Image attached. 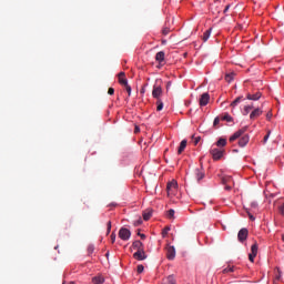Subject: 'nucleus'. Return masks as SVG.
<instances>
[{"label": "nucleus", "mask_w": 284, "mask_h": 284, "mask_svg": "<svg viewBox=\"0 0 284 284\" xmlns=\"http://www.w3.org/2000/svg\"><path fill=\"white\" fill-rule=\"evenodd\" d=\"M195 176L197 181H202L205 178V172L202 169H195Z\"/></svg>", "instance_id": "obj_17"}, {"label": "nucleus", "mask_w": 284, "mask_h": 284, "mask_svg": "<svg viewBox=\"0 0 284 284\" xmlns=\"http://www.w3.org/2000/svg\"><path fill=\"white\" fill-rule=\"evenodd\" d=\"M130 236H132V232H130V230H128L126 227H122L119 231V237L122 241H130Z\"/></svg>", "instance_id": "obj_2"}, {"label": "nucleus", "mask_w": 284, "mask_h": 284, "mask_svg": "<svg viewBox=\"0 0 284 284\" xmlns=\"http://www.w3.org/2000/svg\"><path fill=\"white\" fill-rule=\"evenodd\" d=\"M104 281L105 280L102 276H95L92 278L93 284H102V283H104Z\"/></svg>", "instance_id": "obj_21"}, {"label": "nucleus", "mask_w": 284, "mask_h": 284, "mask_svg": "<svg viewBox=\"0 0 284 284\" xmlns=\"http://www.w3.org/2000/svg\"><path fill=\"white\" fill-rule=\"evenodd\" d=\"M227 10H230V4L225 7L224 13L227 12Z\"/></svg>", "instance_id": "obj_51"}, {"label": "nucleus", "mask_w": 284, "mask_h": 284, "mask_svg": "<svg viewBox=\"0 0 284 284\" xmlns=\"http://www.w3.org/2000/svg\"><path fill=\"white\" fill-rule=\"evenodd\" d=\"M88 255L94 254V245L90 244L87 248Z\"/></svg>", "instance_id": "obj_28"}, {"label": "nucleus", "mask_w": 284, "mask_h": 284, "mask_svg": "<svg viewBox=\"0 0 284 284\" xmlns=\"http://www.w3.org/2000/svg\"><path fill=\"white\" fill-rule=\"evenodd\" d=\"M166 258L169 261H174V258H176V248H174V246L166 247Z\"/></svg>", "instance_id": "obj_6"}, {"label": "nucleus", "mask_w": 284, "mask_h": 284, "mask_svg": "<svg viewBox=\"0 0 284 284\" xmlns=\"http://www.w3.org/2000/svg\"><path fill=\"white\" fill-rule=\"evenodd\" d=\"M63 284H67L65 282Z\"/></svg>", "instance_id": "obj_56"}, {"label": "nucleus", "mask_w": 284, "mask_h": 284, "mask_svg": "<svg viewBox=\"0 0 284 284\" xmlns=\"http://www.w3.org/2000/svg\"><path fill=\"white\" fill-rule=\"evenodd\" d=\"M118 79H119V84L120 85H128V79L125 78V72H120L118 74Z\"/></svg>", "instance_id": "obj_13"}, {"label": "nucleus", "mask_w": 284, "mask_h": 284, "mask_svg": "<svg viewBox=\"0 0 284 284\" xmlns=\"http://www.w3.org/2000/svg\"><path fill=\"white\" fill-rule=\"evenodd\" d=\"M248 219H250L251 221H255L254 215H252V214H250V213H248Z\"/></svg>", "instance_id": "obj_49"}, {"label": "nucleus", "mask_w": 284, "mask_h": 284, "mask_svg": "<svg viewBox=\"0 0 284 284\" xmlns=\"http://www.w3.org/2000/svg\"><path fill=\"white\" fill-rule=\"evenodd\" d=\"M156 111L158 112H161V110H163V101H161V100H158L156 101Z\"/></svg>", "instance_id": "obj_27"}, {"label": "nucleus", "mask_w": 284, "mask_h": 284, "mask_svg": "<svg viewBox=\"0 0 284 284\" xmlns=\"http://www.w3.org/2000/svg\"><path fill=\"white\" fill-rule=\"evenodd\" d=\"M144 270H145V267L142 264H140V265H138L136 272H138V274H142V272Z\"/></svg>", "instance_id": "obj_34"}, {"label": "nucleus", "mask_w": 284, "mask_h": 284, "mask_svg": "<svg viewBox=\"0 0 284 284\" xmlns=\"http://www.w3.org/2000/svg\"><path fill=\"white\" fill-rule=\"evenodd\" d=\"M251 254H258V244L257 243H254L252 246H251Z\"/></svg>", "instance_id": "obj_25"}, {"label": "nucleus", "mask_w": 284, "mask_h": 284, "mask_svg": "<svg viewBox=\"0 0 284 284\" xmlns=\"http://www.w3.org/2000/svg\"><path fill=\"white\" fill-rule=\"evenodd\" d=\"M133 258H135V261H145V258H148V254H145V248H142L141 251H136L133 254Z\"/></svg>", "instance_id": "obj_7"}, {"label": "nucleus", "mask_w": 284, "mask_h": 284, "mask_svg": "<svg viewBox=\"0 0 284 284\" xmlns=\"http://www.w3.org/2000/svg\"><path fill=\"white\" fill-rule=\"evenodd\" d=\"M254 258H256L254 253L248 254V261H251V263H254Z\"/></svg>", "instance_id": "obj_39"}, {"label": "nucleus", "mask_w": 284, "mask_h": 284, "mask_svg": "<svg viewBox=\"0 0 284 284\" xmlns=\"http://www.w3.org/2000/svg\"><path fill=\"white\" fill-rule=\"evenodd\" d=\"M201 141V136H197L194 139V145H199V142Z\"/></svg>", "instance_id": "obj_44"}, {"label": "nucleus", "mask_w": 284, "mask_h": 284, "mask_svg": "<svg viewBox=\"0 0 284 284\" xmlns=\"http://www.w3.org/2000/svg\"><path fill=\"white\" fill-rule=\"evenodd\" d=\"M174 210L173 209H171V210H169L168 211V214H166V216H168V219H174Z\"/></svg>", "instance_id": "obj_31"}, {"label": "nucleus", "mask_w": 284, "mask_h": 284, "mask_svg": "<svg viewBox=\"0 0 284 284\" xmlns=\"http://www.w3.org/2000/svg\"><path fill=\"white\" fill-rule=\"evenodd\" d=\"M124 88H125L129 97H131L132 95V87H130V84H126V85H124Z\"/></svg>", "instance_id": "obj_33"}, {"label": "nucleus", "mask_w": 284, "mask_h": 284, "mask_svg": "<svg viewBox=\"0 0 284 284\" xmlns=\"http://www.w3.org/2000/svg\"><path fill=\"white\" fill-rule=\"evenodd\" d=\"M213 161H221L223 159V151L221 149L213 148L210 150Z\"/></svg>", "instance_id": "obj_1"}, {"label": "nucleus", "mask_w": 284, "mask_h": 284, "mask_svg": "<svg viewBox=\"0 0 284 284\" xmlns=\"http://www.w3.org/2000/svg\"><path fill=\"white\" fill-rule=\"evenodd\" d=\"M221 123V118L216 116L213 122V126L216 128Z\"/></svg>", "instance_id": "obj_35"}, {"label": "nucleus", "mask_w": 284, "mask_h": 284, "mask_svg": "<svg viewBox=\"0 0 284 284\" xmlns=\"http://www.w3.org/2000/svg\"><path fill=\"white\" fill-rule=\"evenodd\" d=\"M282 275H283V272H281V268L277 267V280L281 278Z\"/></svg>", "instance_id": "obj_45"}, {"label": "nucleus", "mask_w": 284, "mask_h": 284, "mask_svg": "<svg viewBox=\"0 0 284 284\" xmlns=\"http://www.w3.org/2000/svg\"><path fill=\"white\" fill-rule=\"evenodd\" d=\"M105 256H106V257L110 256V253H106Z\"/></svg>", "instance_id": "obj_55"}, {"label": "nucleus", "mask_w": 284, "mask_h": 284, "mask_svg": "<svg viewBox=\"0 0 284 284\" xmlns=\"http://www.w3.org/2000/svg\"><path fill=\"white\" fill-rule=\"evenodd\" d=\"M232 81H234V73H227L225 75V82L226 83H232Z\"/></svg>", "instance_id": "obj_23"}, {"label": "nucleus", "mask_w": 284, "mask_h": 284, "mask_svg": "<svg viewBox=\"0 0 284 284\" xmlns=\"http://www.w3.org/2000/svg\"><path fill=\"white\" fill-rule=\"evenodd\" d=\"M168 284H176V280H174V276L173 275H170L168 277Z\"/></svg>", "instance_id": "obj_32"}, {"label": "nucleus", "mask_w": 284, "mask_h": 284, "mask_svg": "<svg viewBox=\"0 0 284 284\" xmlns=\"http://www.w3.org/2000/svg\"><path fill=\"white\" fill-rule=\"evenodd\" d=\"M185 148H187V140H182L178 149V154H183Z\"/></svg>", "instance_id": "obj_16"}, {"label": "nucleus", "mask_w": 284, "mask_h": 284, "mask_svg": "<svg viewBox=\"0 0 284 284\" xmlns=\"http://www.w3.org/2000/svg\"><path fill=\"white\" fill-rule=\"evenodd\" d=\"M108 94H110L112 97V94H114V88H109Z\"/></svg>", "instance_id": "obj_43"}, {"label": "nucleus", "mask_w": 284, "mask_h": 284, "mask_svg": "<svg viewBox=\"0 0 284 284\" xmlns=\"http://www.w3.org/2000/svg\"><path fill=\"white\" fill-rule=\"evenodd\" d=\"M111 230H112V222H108V224H106L108 234H110Z\"/></svg>", "instance_id": "obj_40"}, {"label": "nucleus", "mask_w": 284, "mask_h": 284, "mask_svg": "<svg viewBox=\"0 0 284 284\" xmlns=\"http://www.w3.org/2000/svg\"><path fill=\"white\" fill-rule=\"evenodd\" d=\"M217 148H225L227 145V140L224 138H220L219 141L216 142Z\"/></svg>", "instance_id": "obj_18"}, {"label": "nucleus", "mask_w": 284, "mask_h": 284, "mask_svg": "<svg viewBox=\"0 0 284 284\" xmlns=\"http://www.w3.org/2000/svg\"><path fill=\"white\" fill-rule=\"evenodd\" d=\"M170 85H172V83L168 82L166 90H170Z\"/></svg>", "instance_id": "obj_52"}, {"label": "nucleus", "mask_w": 284, "mask_h": 284, "mask_svg": "<svg viewBox=\"0 0 284 284\" xmlns=\"http://www.w3.org/2000/svg\"><path fill=\"white\" fill-rule=\"evenodd\" d=\"M230 272H234V266H229L223 270V274H230Z\"/></svg>", "instance_id": "obj_29"}, {"label": "nucleus", "mask_w": 284, "mask_h": 284, "mask_svg": "<svg viewBox=\"0 0 284 284\" xmlns=\"http://www.w3.org/2000/svg\"><path fill=\"white\" fill-rule=\"evenodd\" d=\"M222 183H224V184H225V183H227V181H226L225 179H222Z\"/></svg>", "instance_id": "obj_53"}, {"label": "nucleus", "mask_w": 284, "mask_h": 284, "mask_svg": "<svg viewBox=\"0 0 284 284\" xmlns=\"http://www.w3.org/2000/svg\"><path fill=\"white\" fill-rule=\"evenodd\" d=\"M247 234H248L247 229H241L239 231L237 240L240 241V243H243L244 241H247Z\"/></svg>", "instance_id": "obj_8"}, {"label": "nucleus", "mask_w": 284, "mask_h": 284, "mask_svg": "<svg viewBox=\"0 0 284 284\" xmlns=\"http://www.w3.org/2000/svg\"><path fill=\"white\" fill-rule=\"evenodd\" d=\"M266 119H267V121H270V119H272V111L266 113Z\"/></svg>", "instance_id": "obj_46"}, {"label": "nucleus", "mask_w": 284, "mask_h": 284, "mask_svg": "<svg viewBox=\"0 0 284 284\" xmlns=\"http://www.w3.org/2000/svg\"><path fill=\"white\" fill-rule=\"evenodd\" d=\"M116 241V234L112 233L111 234V243H114Z\"/></svg>", "instance_id": "obj_42"}, {"label": "nucleus", "mask_w": 284, "mask_h": 284, "mask_svg": "<svg viewBox=\"0 0 284 284\" xmlns=\"http://www.w3.org/2000/svg\"><path fill=\"white\" fill-rule=\"evenodd\" d=\"M139 132H141V129H140L139 126H135V128H134V133H135V134H139Z\"/></svg>", "instance_id": "obj_47"}, {"label": "nucleus", "mask_w": 284, "mask_h": 284, "mask_svg": "<svg viewBox=\"0 0 284 284\" xmlns=\"http://www.w3.org/2000/svg\"><path fill=\"white\" fill-rule=\"evenodd\" d=\"M211 34H212V29L206 30V31L203 33V37H202L203 41H204V42L207 41V39H210V36H211Z\"/></svg>", "instance_id": "obj_22"}, {"label": "nucleus", "mask_w": 284, "mask_h": 284, "mask_svg": "<svg viewBox=\"0 0 284 284\" xmlns=\"http://www.w3.org/2000/svg\"><path fill=\"white\" fill-rule=\"evenodd\" d=\"M143 219L145 221H150V219H152V210H146L143 212Z\"/></svg>", "instance_id": "obj_20"}, {"label": "nucleus", "mask_w": 284, "mask_h": 284, "mask_svg": "<svg viewBox=\"0 0 284 284\" xmlns=\"http://www.w3.org/2000/svg\"><path fill=\"white\" fill-rule=\"evenodd\" d=\"M155 61H158L159 63H163V61H165V52L159 51L155 54Z\"/></svg>", "instance_id": "obj_15"}, {"label": "nucleus", "mask_w": 284, "mask_h": 284, "mask_svg": "<svg viewBox=\"0 0 284 284\" xmlns=\"http://www.w3.org/2000/svg\"><path fill=\"white\" fill-rule=\"evenodd\" d=\"M225 190H226L227 192H230V190H232V186L225 185Z\"/></svg>", "instance_id": "obj_50"}, {"label": "nucleus", "mask_w": 284, "mask_h": 284, "mask_svg": "<svg viewBox=\"0 0 284 284\" xmlns=\"http://www.w3.org/2000/svg\"><path fill=\"white\" fill-rule=\"evenodd\" d=\"M140 239H142V241H145V234H141V233H138Z\"/></svg>", "instance_id": "obj_48"}, {"label": "nucleus", "mask_w": 284, "mask_h": 284, "mask_svg": "<svg viewBox=\"0 0 284 284\" xmlns=\"http://www.w3.org/2000/svg\"><path fill=\"white\" fill-rule=\"evenodd\" d=\"M210 103V93H203L200 98V105L205 106Z\"/></svg>", "instance_id": "obj_11"}, {"label": "nucleus", "mask_w": 284, "mask_h": 284, "mask_svg": "<svg viewBox=\"0 0 284 284\" xmlns=\"http://www.w3.org/2000/svg\"><path fill=\"white\" fill-rule=\"evenodd\" d=\"M241 99H243V97L236 98V99L231 103V108H236V105H239V103H241Z\"/></svg>", "instance_id": "obj_26"}, {"label": "nucleus", "mask_w": 284, "mask_h": 284, "mask_svg": "<svg viewBox=\"0 0 284 284\" xmlns=\"http://www.w3.org/2000/svg\"><path fill=\"white\" fill-rule=\"evenodd\" d=\"M252 110H254V105H245L243 112L244 116H247V113L252 112Z\"/></svg>", "instance_id": "obj_24"}, {"label": "nucleus", "mask_w": 284, "mask_h": 284, "mask_svg": "<svg viewBox=\"0 0 284 284\" xmlns=\"http://www.w3.org/2000/svg\"><path fill=\"white\" fill-rule=\"evenodd\" d=\"M170 232V227H165L163 231H162V236L163 239H165V236H168V233Z\"/></svg>", "instance_id": "obj_38"}, {"label": "nucleus", "mask_w": 284, "mask_h": 284, "mask_svg": "<svg viewBox=\"0 0 284 284\" xmlns=\"http://www.w3.org/2000/svg\"><path fill=\"white\" fill-rule=\"evenodd\" d=\"M270 134L271 132L268 131L267 134L264 136V140H263L264 143H267V139H270Z\"/></svg>", "instance_id": "obj_41"}, {"label": "nucleus", "mask_w": 284, "mask_h": 284, "mask_svg": "<svg viewBox=\"0 0 284 284\" xmlns=\"http://www.w3.org/2000/svg\"><path fill=\"white\" fill-rule=\"evenodd\" d=\"M222 121H226L227 123H232V121H234V119L232 118V115H230V113H225L222 118Z\"/></svg>", "instance_id": "obj_19"}, {"label": "nucleus", "mask_w": 284, "mask_h": 284, "mask_svg": "<svg viewBox=\"0 0 284 284\" xmlns=\"http://www.w3.org/2000/svg\"><path fill=\"white\" fill-rule=\"evenodd\" d=\"M176 187H179V184L176 183V181L172 180L171 182H169L166 185L168 196H171V194H174V192H176Z\"/></svg>", "instance_id": "obj_4"}, {"label": "nucleus", "mask_w": 284, "mask_h": 284, "mask_svg": "<svg viewBox=\"0 0 284 284\" xmlns=\"http://www.w3.org/2000/svg\"><path fill=\"white\" fill-rule=\"evenodd\" d=\"M247 143H250V135L248 134L242 135V138L239 141L240 148H245V145H247Z\"/></svg>", "instance_id": "obj_12"}, {"label": "nucleus", "mask_w": 284, "mask_h": 284, "mask_svg": "<svg viewBox=\"0 0 284 284\" xmlns=\"http://www.w3.org/2000/svg\"><path fill=\"white\" fill-rule=\"evenodd\" d=\"M162 94H163V89L161 88V85L159 84L153 85V91H152L153 99H156L159 101Z\"/></svg>", "instance_id": "obj_3"}, {"label": "nucleus", "mask_w": 284, "mask_h": 284, "mask_svg": "<svg viewBox=\"0 0 284 284\" xmlns=\"http://www.w3.org/2000/svg\"><path fill=\"white\" fill-rule=\"evenodd\" d=\"M170 32H171V30H170V28H168V27H164V28L162 29V34H164V37H168V34H170Z\"/></svg>", "instance_id": "obj_30"}, {"label": "nucleus", "mask_w": 284, "mask_h": 284, "mask_svg": "<svg viewBox=\"0 0 284 284\" xmlns=\"http://www.w3.org/2000/svg\"><path fill=\"white\" fill-rule=\"evenodd\" d=\"M132 248L133 250H136V252L141 251V250H144L143 248V242L136 240L132 243Z\"/></svg>", "instance_id": "obj_14"}, {"label": "nucleus", "mask_w": 284, "mask_h": 284, "mask_svg": "<svg viewBox=\"0 0 284 284\" xmlns=\"http://www.w3.org/2000/svg\"><path fill=\"white\" fill-rule=\"evenodd\" d=\"M282 241H283V243H284V234H282Z\"/></svg>", "instance_id": "obj_54"}, {"label": "nucleus", "mask_w": 284, "mask_h": 284, "mask_svg": "<svg viewBox=\"0 0 284 284\" xmlns=\"http://www.w3.org/2000/svg\"><path fill=\"white\" fill-rule=\"evenodd\" d=\"M261 114H263V109L262 108L254 109L250 114L251 121H255V119H258V116H261Z\"/></svg>", "instance_id": "obj_9"}, {"label": "nucleus", "mask_w": 284, "mask_h": 284, "mask_svg": "<svg viewBox=\"0 0 284 284\" xmlns=\"http://www.w3.org/2000/svg\"><path fill=\"white\" fill-rule=\"evenodd\" d=\"M280 214L284 217V202L278 206Z\"/></svg>", "instance_id": "obj_37"}, {"label": "nucleus", "mask_w": 284, "mask_h": 284, "mask_svg": "<svg viewBox=\"0 0 284 284\" xmlns=\"http://www.w3.org/2000/svg\"><path fill=\"white\" fill-rule=\"evenodd\" d=\"M261 97H263V93H261V92H256V93H247L246 94V99L248 100V101H258V99H261Z\"/></svg>", "instance_id": "obj_10"}, {"label": "nucleus", "mask_w": 284, "mask_h": 284, "mask_svg": "<svg viewBox=\"0 0 284 284\" xmlns=\"http://www.w3.org/2000/svg\"><path fill=\"white\" fill-rule=\"evenodd\" d=\"M142 223H143V220H142L141 217H139V220L135 221V222L133 223V225H134L135 227H139V225H142Z\"/></svg>", "instance_id": "obj_36"}, {"label": "nucleus", "mask_w": 284, "mask_h": 284, "mask_svg": "<svg viewBox=\"0 0 284 284\" xmlns=\"http://www.w3.org/2000/svg\"><path fill=\"white\" fill-rule=\"evenodd\" d=\"M245 132H247V126H244L242 129H240L239 131H236L231 138H230V142L233 143V141H236V139H241V136H243V134H245Z\"/></svg>", "instance_id": "obj_5"}]
</instances>
